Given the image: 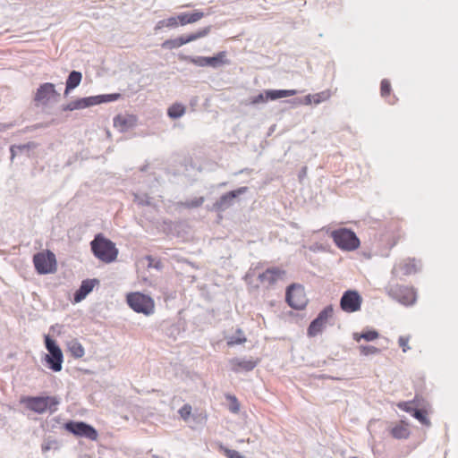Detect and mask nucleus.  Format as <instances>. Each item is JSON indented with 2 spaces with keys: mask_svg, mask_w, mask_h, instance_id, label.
Returning <instances> with one entry per match:
<instances>
[{
  "mask_svg": "<svg viewBox=\"0 0 458 458\" xmlns=\"http://www.w3.org/2000/svg\"><path fill=\"white\" fill-rule=\"evenodd\" d=\"M91 251L100 261L109 264L116 260L118 257V249L115 243L105 237L102 233L95 236L90 242Z\"/></svg>",
  "mask_w": 458,
  "mask_h": 458,
  "instance_id": "nucleus-1",
  "label": "nucleus"
},
{
  "mask_svg": "<svg viewBox=\"0 0 458 458\" xmlns=\"http://www.w3.org/2000/svg\"><path fill=\"white\" fill-rule=\"evenodd\" d=\"M20 403L30 411L42 414L47 411L50 413L56 411L60 402L55 396H21Z\"/></svg>",
  "mask_w": 458,
  "mask_h": 458,
  "instance_id": "nucleus-2",
  "label": "nucleus"
},
{
  "mask_svg": "<svg viewBox=\"0 0 458 458\" xmlns=\"http://www.w3.org/2000/svg\"><path fill=\"white\" fill-rule=\"evenodd\" d=\"M128 306L136 313L151 316L155 313L156 304L154 299L140 292H132L126 294Z\"/></svg>",
  "mask_w": 458,
  "mask_h": 458,
  "instance_id": "nucleus-3",
  "label": "nucleus"
},
{
  "mask_svg": "<svg viewBox=\"0 0 458 458\" xmlns=\"http://www.w3.org/2000/svg\"><path fill=\"white\" fill-rule=\"evenodd\" d=\"M335 244L341 250L346 251H352L357 250L360 242L356 233L347 228H339L334 230L330 233Z\"/></svg>",
  "mask_w": 458,
  "mask_h": 458,
  "instance_id": "nucleus-4",
  "label": "nucleus"
},
{
  "mask_svg": "<svg viewBox=\"0 0 458 458\" xmlns=\"http://www.w3.org/2000/svg\"><path fill=\"white\" fill-rule=\"evenodd\" d=\"M33 264L37 273L39 275L52 274L57 269L55 255L48 250L36 253L33 256Z\"/></svg>",
  "mask_w": 458,
  "mask_h": 458,
  "instance_id": "nucleus-5",
  "label": "nucleus"
},
{
  "mask_svg": "<svg viewBox=\"0 0 458 458\" xmlns=\"http://www.w3.org/2000/svg\"><path fill=\"white\" fill-rule=\"evenodd\" d=\"M45 345L49 352L45 358L49 369L55 372L60 371L64 362V355L61 348L57 345L56 342L47 335H45Z\"/></svg>",
  "mask_w": 458,
  "mask_h": 458,
  "instance_id": "nucleus-6",
  "label": "nucleus"
},
{
  "mask_svg": "<svg viewBox=\"0 0 458 458\" xmlns=\"http://www.w3.org/2000/svg\"><path fill=\"white\" fill-rule=\"evenodd\" d=\"M209 32L210 27H205L188 35H182L175 38L166 39L161 44V47L162 48L167 50L176 49L182 47L183 45L206 37Z\"/></svg>",
  "mask_w": 458,
  "mask_h": 458,
  "instance_id": "nucleus-7",
  "label": "nucleus"
},
{
  "mask_svg": "<svg viewBox=\"0 0 458 458\" xmlns=\"http://www.w3.org/2000/svg\"><path fill=\"white\" fill-rule=\"evenodd\" d=\"M118 94L99 95L75 99L67 104L64 110L74 111L117 99Z\"/></svg>",
  "mask_w": 458,
  "mask_h": 458,
  "instance_id": "nucleus-8",
  "label": "nucleus"
},
{
  "mask_svg": "<svg viewBox=\"0 0 458 458\" xmlns=\"http://www.w3.org/2000/svg\"><path fill=\"white\" fill-rule=\"evenodd\" d=\"M386 290L389 296L404 305H411L416 301V292L412 287L389 284Z\"/></svg>",
  "mask_w": 458,
  "mask_h": 458,
  "instance_id": "nucleus-9",
  "label": "nucleus"
},
{
  "mask_svg": "<svg viewBox=\"0 0 458 458\" xmlns=\"http://www.w3.org/2000/svg\"><path fill=\"white\" fill-rule=\"evenodd\" d=\"M334 316V308L332 305H328L325 307L317 316V318L311 321L308 329L307 335L310 337H315L318 335L321 334L323 330L326 328L329 320Z\"/></svg>",
  "mask_w": 458,
  "mask_h": 458,
  "instance_id": "nucleus-10",
  "label": "nucleus"
},
{
  "mask_svg": "<svg viewBox=\"0 0 458 458\" xmlns=\"http://www.w3.org/2000/svg\"><path fill=\"white\" fill-rule=\"evenodd\" d=\"M59 98L60 94L55 90V84L50 82L41 84L34 95V102L37 106H47L57 102Z\"/></svg>",
  "mask_w": 458,
  "mask_h": 458,
  "instance_id": "nucleus-11",
  "label": "nucleus"
},
{
  "mask_svg": "<svg viewBox=\"0 0 458 458\" xmlns=\"http://www.w3.org/2000/svg\"><path fill=\"white\" fill-rule=\"evenodd\" d=\"M286 301L294 310H303L308 304V298L301 284H293L286 290Z\"/></svg>",
  "mask_w": 458,
  "mask_h": 458,
  "instance_id": "nucleus-12",
  "label": "nucleus"
},
{
  "mask_svg": "<svg viewBox=\"0 0 458 458\" xmlns=\"http://www.w3.org/2000/svg\"><path fill=\"white\" fill-rule=\"evenodd\" d=\"M362 302L361 296L356 291H346L340 301L341 309L348 313L356 312L360 310Z\"/></svg>",
  "mask_w": 458,
  "mask_h": 458,
  "instance_id": "nucleus-13",
  "label": "nucleus"
},
{
  "mask_svg": "<svg viewBox=\"0 0 458 458\" xmlns=\"http://www.w3.org/2000/svg\"><path fill=\"white\" fill-rule=\"evenodd\" d=\"M285 276V271L279 267H269L263 272L259 273L258 279L260 284L264 286H271L282 280Z\"/></svg>",
  "mask_w": 458,
  "mask_h": 458,
  "instance_id": "nucleus-14",
  "label": "nucleus"
},
{
  "mask_svg": "<svg viewBox=\"0 0 458 458\" xmlns=\"http://www.w3.org/2000/svg\"><path fill=\"white\" fill-rule=\"evenodd\" d=\"M64 428L69 432L79 437H85L91 440H96L98 438L97 430L84 422L70 421L65 423Z\"/></svg>",
  "mask_w": 458,
  "mask_h": 458,
  "instance_id": "nucleus-15",
  "label": "nucleus"
},
{
  "mask_svg": "<svg viewBox=\"0 0 458 458\" xmlns=\"http://www.w3.org/2000/svg\"><path fill=\"white\" fill-rule=\"evenodd\" d=\"M297 93L294 89H269L259 93L252 98V103H264L268 100H276L287 97L294 96Z\"/></svg>",
  "mask_w": 458,
  "mask_h": 458,
  "instance_id": "nucleus-16",
  "label": "nucleus"
},
{
  "mask_svg": "<svg viewBox=\"0 0 458 458\" xmlns=\"http://www.w3.org/2000/svg\"><path fill=\"white\" fill-rule=\"evenodd\" d=\"M419 270V262L415 259H405L393 267L392 275L396 279L401 276H410Z\"/></svg>",
  "mask_w": 458,
  "mask_h": 458,
  "instance_id": "nucleus-17",
  "label": "nucleus"
},
{
  "mask_svg": "<svg viewBox=\"0 0 458 458\" xmlns=\"http://www.w3.org/2000/svg\"><path fill=\"white\" fill-rule=\"evenodd\" d=\"M247 191V187H241L237 190L229 191L225 194H224L219 200H217L214 207L218 211H223L226 209L228 207H230L233 203V199L238 197L240 194H242Z\"/></svg>",
  "mask_w": 458,
  "mask_h": 458,
  "instance_id": "nucleus-18",
  "label": "nucleus"
},
{
  "mask_svg": "<svg viewBox=\"0 0 458 458\" xmlns=\"http://www.w3.org/2000/svg\"><path fill=\"white\" fill-rule=\"evenodd\" d=\"M231 369L234 372L250 371L258 364V360L233 358L229 360Z\"/></svg>",
  "mask_w": 458,
  "mask_h": 458,
  "instance_id": "nucleus-19",
  "label": "nucleus"
},
{
  "mask_svg": "<svg viewBox=\"0 0 458 458\" xmlns=\"http://www.w3.org/2000/svg\"><path fill=\"white\" fill-rule=\"evenodd\" d=\"M205 16V13L199 10H195L192 13H182L177 15L180 26L195 23L200 21Z\"/></svg>",
  "mask_w": 458,
  "mask_h": 458,
  "instance_id": "nucleus-20",
  "label": "nucleus"
},
{
  "mask_svg": "<svg viewBox=\"0 0 458 458\" xmlns=\"http://www.w3.org/2000/svg\"><path fill=\"white\" fill-rule=\"evenodd\" d=\"M380 95L390 105L397 102V98L392 94V85L388 79H383L380 82Z\"/></svg>",
  "mask_w": 458,
  "mask_h": 458,
  "instance_id": "nucleus-21",
  "label": "nucleus"
},
{
  "mask_svg": "<svg viewBox=\"0 0 458 458\" xmlns=\"http://www.w3.org/2000/svg\"><path fill=\"white\" fill-rule=\"evenodd\" d=\"M93 280H84L80 288L74 293V301H81L94 288Z\"/></svg>",
  "mask_w": 458,
  "mask_h": 458,
  "instance_id": "nucleus-22",
  "label": "nucleus"
},
{
  "mask_svg": "<svg viewBox=\"0 0 458 458\" xmlns=\"http://www.w3.org/2000/svg\"><path fill=\"white\" fill-rule=\"evenodd\" d=\"M82 74L80 72L72 71L67 80L65 84L64 95H68L71 90L78 87L81 81Z\"/></svg>",
  "mask_w": 458,
  "mask_h": 458,
  "instance_id": "nucleus-23",
  "label": "nucleus"
},
{
  "mask_svg": "<svg viewBox=\"0 0 458 458\" xmlns=\"http://www.w3.org/2000/svg\"><path fill=\"white\" fill-rule=\"evenodd\" d=\"M67 348L71 355L75 359L82 358L85 354L82 344L77 339L69 341L67 343Z\"/></svg>",
  "mask_w": 458,
  "mask_h": 458,
  "instance_id": "nucleus-24",
  "label": "nucleus"
},
{
  "mask_svg": "<svg viewBox=\"0 0 458 458\" xmlns=\"http://www.w3.org/2000/svg\"><path fill=\"white\" fill-rule=\"evenodd\" d=\"M391 435L397 439L407 438L410 435L408 425L403 421L391 429Z\"/></svg>",
  "mask_w": 458,
  "mask_h": 458,
  "instance_id": "nucleus-25",
  "label": "nucleus"
},
{
  "mask_svg": "<svg viewBox=\"0 0 458 458\" xmlns=\"http://www.w3.org/2000/svg\"><path fill=\"white\" fill-rule=\"evenodd\" d=\"M228 64L229 60L227 59V53L225 51H221L217 53L215 56L209 57L210 67L216 68Z\"/></svg>",
  "mask_w": 458,
  "mask_h": 458,
  "instance_id": "nucleus-26",
  "label": "nucleus"
},
{
  "mask_svg": "<svg viewBox=\"0 0 458 458\" xmlns=\"http://www.w3.org/2000/svg\"><path fill=\"white\" fill-rule=\"evenodd\" d=\"M379 336V334L376 330H368L362 333H353L352 338L356 342H360L361 339L370 342L377 339Z\"/></svg>",
  "mask_w": 458,
  "mask_h": 458,
  "instance_id": "nucleus-27",
  "label": "nucleus"
},
{
  "mask_svg": "<svg viewBox=\"0 0 458 458\" xmlns=\"http://www.w3.org/2000/svg\"><path fill=\"white\" fill-rule=\"evenodd\" d=\"M37 148V144L34 142H28L26 144L13 145L11 147L12 157H14L18 153L24 151H30Z\"/></svg>",
  "mask_w": 458,
  "mask_h": 458,
  "instance_id": "nucleus-28",
  "label": "nucleus"
},
{
  "mask_svg": "<svg viewBox=\"0 0 458 458\" xmlns=\"http://www.w3.org/2000/svg\"><path fill=\"white\" fill-rule=\"evenodd\" d=\"M204 197H199L186 201L178 202L177 205L184 208H195L200 207L204 203Z\"/></svg>",
  "mask_w": 458,
  "mask_h": 458,
  "instance_id": "nucleus-29",
  "label": "nucleus"
},
{
  "mask_svg": "<svg viewBox=\"0 0 458 458\" xmlns=\"http://www.w3.org/2000/svg\"><path fill=\"white\" fill-rule=\"evenodd\" d=\"M180 26L179 20L177 19V16L169 17L167 19L162 20L158 21V23L156 26V30L161 29V28H176Z\"/></svg>",
  "mask_w": 458,
  "mask_h": 458,
  "instance_id": "nucleus-30",
  "label": "nucleus"
},
{
  "mask_svg": "<svg viewBox=\"0 0 458 458\" xmlns=\"http://www.w3.org/2000/svg\"><path fill=\"white\" fill-rule=\"evenodd\" d=\"M182 60L188 61L197 66L204 67V66H209V57H203V56H198V57H191V56H182Z\"/></svg>",
  "mask_w": 458,
  "mask_h": 458,
  "instance_id": "nucleus-31",
  "label": "nucleus"
},
{
  "mask_svg": "<svg viewBox=\"0 0 458 458\" xmlns=\"http://www.w3.org/2000/svg\"><path fill=\"white\" fill-rule=\"evenodd\" d=\"M132 124L131 121L127 120V116H115L114 119V127L121 131H126Z\"/></svg>",
  "mask_w": 458,
  "mask_h": 458,
  "instance_id": "nucleus-32",
  "label": "nucleus"
},
{
  "mask_svg": "<svg viewBox=\"0 0 458 458\" xmlns=\"http://www.w3.org/2000/svg\"><path fill=\"white\" fill-rule=\"evenodd\" d=\"M219 450L227 458H244L238 451L229 449L224 445H220Z\"/></svg>",
  "mask_w": 458,
  "mask_h": 458,
  "instance_id": "nucleus-33",
  "label": "nucleus"
},
{
  "mask_svg": "<svg viewBox=\"0 0 458 458\" xmlns=\"http://www.w3.org/2000/svg\"><path fill=\"white\" fill-rule=\"evenodd\" d=\"M359 350L360 354L364 356L374 355L379 352V349L372 345H360Z\"/></svg>",
  "mask_w": 458,
  "mask_h": 458,
  "instance_id": "nucleus-34",
  "label": "nucleus"
},
{
  "mask_svg": "<svg viewBox=\"0 0 458 458\" xmlns=\"http://www.w3.org/2000/svg\"><path fill=\"white\" fill-rule=\"evenodd\" d=\"M185 112V106L182 104H174L169 107L167 114H183Z\"/></svg>",
  "mask_w": 458,
  "mask_h": 458,
  "instance_id": "nucleus-35",
  "label": "nucleus"
},
{
  "mask_svg": "<svg viewBox=\"0 0 458 458\" xmlns=\"http://www.w3.org/2000/svg\"><path fill=\"white\" fill-rule=\"evenodd\" d=\"M412 416L415 417L421 423L428 424V420L427 419V412H426V411L415 409L413 411V412H412Z\"/></svg>",
  "mask_w": 458,
  "mask_h": 458,
  "instance_id": "nucleus-36",
  "label": "nucleus"
},
{
  "mask_svg": "<svg viewBox=\"0 0 458 458\" xmlns=\"http://www.w3.org/2000/svg\"><path fill=\"white\" fill-rule=\"evenodd\" d=\"M226 398L230 401V411L233 413H237L240 411V404L237 398L234 395H227Z\"/></svg>",
  "mask_w": 458,
  "mask_h": 458,
  "instance_id": "nucleus-37",
  "label": "nucleus"
},
{
  "mask_svg": "<svg viewBox=\"0 0 458 458\" xmlns=\"http://www.w3.org/2000/svg\"><path fill=\"white\" fill-rule=\"evenodd\" d=\"M409 340L408 336H400L398 339L399 345L403 352H406L410 349Z\"/></svg>",
  "mask_w": 458,
  "mask_h": 458,
  "instance_id": "nucleus-38",
  "label": "nucleus"
},
{
  "mask_svg": "<svg viewBox=\"0 0 458 458\" xmlns=\"http://www.w3.org/2000/svg\"><path fill=\"white\" fill-rule=\"evenodd\" d=\"M179 413L182 419L186 420L191 413V407L188 404H185L179 410Z\"/></svg>",
  "mask_w": 458,
  "mask_h": 458,
  "instance_id": "nucleus-39",
  "label": "nucleus"
},
{
  "mask_svg": "<svg viewBox=\"0 0 458 458\" xmlns=\"http://www.w3.org/2000/svg\"><path fill=\"white\" fill-rule=\"evenodd\" d=\"M246 342V337L245 336H239V337H232L228 340L227 342V344L229 346H233V345H235V344H243Z\"/></svg>",
  "mask_w": 458,
  "mask_h": 458,
  "instance_id": "nucleus-40",
  "label": "nucleus"
},
{
  "mask_svg": "<svg viewBox=\"0 0 458 458\" xmlns=\"http://www.w3.org/2000/svg\"><path fill=\"white\" fill-rule=\"evenodd\" d=\"M57 445V442L55 440H47L42 445V451L44 453L49 451L51 448L55 447Z\"/></svg>",
  "mask_w": 458,
  "mask_h": 458,
  "instance_id": "nucleus-41",
  "label": "nucleus"
},
{
  "mask_svg": "<svg viewBox=\"0 0 458 458\" xmlns=\"http://www.w3.org/2000/svg\"><path fill=\"white\" fill-rule=\"evenodd\" d=\"M398 407L401 410L410 412L411 414H412L413 411L415 410L411 407V403H407V402H403V403H398Z\"/></svg>",
  "mask_w": 458,
  "mask_h": 458,
  "instance_id": "nucleus-42",
  "label": "nucleus"
},
{
  "mask_svg": "<svg viewBox=\"0 0 458 458\" xmlns=\"http://www.w3.org/2000/svg\"><path fill=\"white\" fill-rule=\"evenodd\" d=\"M306 98L309 103L314 102L315 104H318L321 101L320 96L318 94L312 95V96L310 95Z\"/></svg>",
  "mask_w": 458,
  "mask_h": 458,
  "instance_id": "nucleus-43",
  "label": "nucleus"
},
{
  "mask_svg": "<svg viewBox=\"0 0 458 458\" xmlns=\"http://www.w3.org/2000/svg\"><path fill=\"white\" fill-rule=\"evenodd\" d=\"M238 442H239V443H244V442H246V443H248V444H249V443H250V438H248V439H240V440H238Z\"/></svg>",
  "mask_w": 458,
  "mask_h": 458,
  "instance_id": "nucleus-44",
  "label": "nucleus"
},
{
  "mask_svg": "<svg viewBox=\"0 0 458 458\" xmlns=\"http://www.w3.org/2000/svg\"><path fill=\"white\" fill-rule=\"evenodd\" d=\"M237 333L241 334V335L242 334V330H240V329L237 331Z\"/></svg>",
  "mask_w": 458,
  "mask_h": 458,
  "instance_id": "nucleus-45",
  "label": "nucleus"
}]
</instances>
